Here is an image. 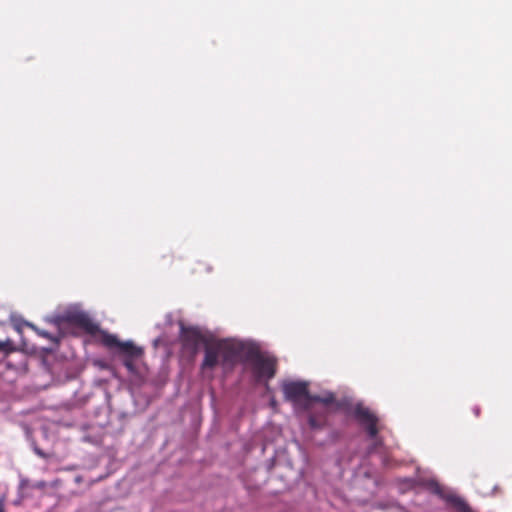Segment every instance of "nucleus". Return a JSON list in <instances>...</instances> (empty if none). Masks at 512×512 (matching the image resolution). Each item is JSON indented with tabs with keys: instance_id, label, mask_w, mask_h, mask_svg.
<instances>
[{
	"instance_id": "7ed1b4c3",
	"label": "nucleus",
	"mask_w": 512,
	"mask_h": 512,
	"mask_svg": "<svg viewBox=\"0 0 512 512\" xmlns=\"http://www.w3.org/2000/svg\"><path fill=\"white\" fill-rule=\"evenodd\" d=\"M284 399L291 402L295 407L303 410L311 408V394L308 383L303 381H287L282 384Z\"/></svg>"
},
{
	"instance_id": "20e7f679",
	"label": "nucleus",
	"mask_w": 512,
	"mask_h": 512,
	"mask_svg": "<svg viewBox=\"0 0 512 512\" xmlns=\"http://www.w3.org/2000/svg\"><path fill=\"white\" fill-rule=\"evenodd\" d=\"M179 339L184 350L189 351L192 355L198 352L199 346L203 343L206 346L208 343L216 342L217 340L208 341L205 339L202 332L196 327H186L180 325ZM206 347H204V350Z\"/></svg>"
},
{
	"instance_id": "f03ea898",
	"label": "nucleus",
	"mask_w": 512,
	"mask_h": 512,
	"mask_svg": "<svg viewBox=\"0 0 512 512\" xmlns=\"http://www.w3.org/2000/svg\"><path fill=\"white\" fill-rule=\"evenodd\" d=\"M101 343L109 348L116 349L124 356L123 365L131 373L136 372L134 361L144 354L143 348L136 346L132 341H120L114 334L103 332L101 335Z\"/></svg>"
},
{
	"instance_id": "4468645a",
	"label": "nucleus",
	"mask_w": 512,
	"mask_h": 512,
	"mask_svg": "<svg viewBox=\"0 0 512 512\" xmlns=\"http://www.w3.org/2000/svg\"><path fill=\"white\" fill-rule=\"evenodd\" d=\"M27 484H28V481H27V480H23V481L21 482V486H22V487L26 486Z\"/></svg>"
},
{
	"instance_id": "9b49d317",
	"label": "nucleus",
	"mask_w": 512,
	"mask_h": 512,
	"mask_svg": "<svg viewBox=\"0 0 512 512\" xmlns=\"http://www.w3.org/2000/svg\"><path fill=\"white\" fill-rule=\"evenodd\" d=\"M309 424L312 428H318L320 425L318 424L317 420L315 417L313 416H310L309 417Z\"/></svg>"
},
{
	"instance_id": "0eeeda50",
	"label": "nucleus",
	"mask_w": 512,
	"mask_h": 512,
	"mask_svg": "<svg viewBox=\"0 0 512 512\" xmlns=\"http://www.w3.org/2000/svg\"><path fill=\"white\" fill-rule=\"evenodd\" d=\"M447 502L457 512H474L469 506V504L459 496L450 495L447 497Z\"/></svg>"
},
{
	"instance_id": "1a4fd4ad",
	"label": "nucleus",
	"mask_w": 512,
	"mask_h": 512,
	"mask_svg": "<svg viewBox=\"0 0 512 512\" xmlns=\"http://www.w3.org/2000/svg\"><path fill=\"white\" fill-rule=\"evenodd\" d=\"M12 342L10 340H6L4 342L0 341V351H12Z\"/></svg>"
},
{
	"instance_id": "f257e3e1",
	"label": "nucleus",
	"mask_w": 512,
	"mask_h": 512,
	"mask_svg": "<svg viewBox=\"0 0 512 512\" xmlns=\"http://www.w3.org/2000/svg\"><path fill=\"white\" fill-rule=\"evenodd\" d=\"M243 359L251 365L252 373L257 381L271 379L276 374V359L264 355L258 347L233 339H220L208 343L201 370H213L221 365L223 370H231Z\"/></svg>"
},
{
	"instance_id": "f8f14e48",
	"label": "nucleus",
	"mask_w": 512,
	"mask_h": 512,
	"mask_svg": "<svg viewBox=\"0 0 512 512\" xmlns=\"http://www.w3.org/2000/svg\"><path fill=\"white\" fill-rule=\"evenodd\" d=\"M5 502H6V497L3 495L0 497V512H6Z\"/></svg>"
},
{
	"instance_id": "ddd939ff",
	"label": "nucleus",
	"mask_w": 512,
	"mask_h": 512,
	"mask_svg": "<svg viewBox=\"0 0 512 512\" xmlns=\"http://www.w3.org/2000/svg\"><path fill=\"white\" fill-rule=\"evenodd\" d=\"M34 451H35V453H36L39 457H41V458L46 459V458L48 457V456H47V454H46V453H44V452H43L41 449H39V448H35V449H34Z\"/></svg>"
},
{
	"instance_id": "9d476101",
	"label": "nucleus",
	"mask_w": 512,
	"mask_h": 512,
	"mask_svg": "<svg viewBox=\"0 0 512 512\" xmlns=\"http://www.w3.org/2000/svg\"><path fill=\"white\" fill-rule=\"evenodd\" d=\"M46 486H47V484L45 481H38L35 484H33L32 487L35 489H44V488H46Z\"/></svg>"
},
{
	"instance_id": "39448f33",
	"label": "nucleus",
	"mask_w": 512,
	"mask_h": 512,
	"mask_svg": "<svg viewBox=\"0 0 512 512\" xmlns=\"http://www.w3.org/2000/svg\"><path fill=\"white\" fill-rule=\"evenodd\" d=\"M354 416L371 438L377 436L379 432L377 427L378 418L373 412L362 405H357L354 409Z\"/></svg>"
},
{
	"instance_id": "423d86ee",
	"label": "nucleus",
	"mask_w": 512,
	"mask_h": 512,
	"mask_svg": "<svg viewBox=\"0 0 512 512\" xmlns=\"http://www.w3.org/2000/svg\"><path fill=\"white\" fill-rule=\"evenodd\" d=\"M65 319L67 320V322L76 325L79 328L91 334L96 333L99 329L98 325L95 324L90 318V316L85 312H68L65 315Z\"/></svg>"
},
{
	"instance_id": "6e6552de",
	"label": "nucleus",
	"mask_w": 512,
	"mask_h": 512,
	"mask_svg": "<svg viewBox=\"0 0 512 512\" xmlns=\"http://www.w3.org/2000/svg\"><path fill=\"white\" fill-rule=\"evenodd\" d=\"M335 402V396L333 393H326L323 396L321 395H311V405L313 403H322L324 405H330Z\"/></svg>"
}]
</instances>
